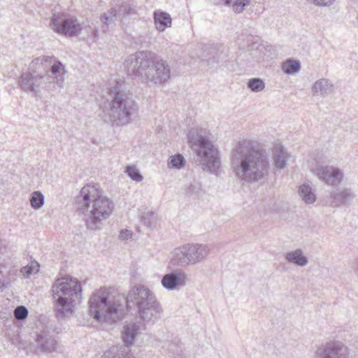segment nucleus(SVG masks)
<instances>
[{
  "label": "nucleus",
  "mask_w": 358,
  "mask_h": 358,
  "mask_svg": "<svg viewBox=\"0 0 358 358\" xmlns=\"http://www.w3.org/2000/svg\"><path fill=\"white\" fill-rule=\"evenodd\" d=\"M155 213L152 211H145L141 216V221L147 227H151Z\"/></svg>",
  "instance_id": "72a5a7b5"
},
{
  "label": "nucleus",
  "mask_w": 358,
  "mask_h": 358,
  "mask_svg": "<svg viewBox=\"0 0 358 358\" xmlns=\"http://www.w3.org/2000/svg\"><path fill=\"white\" fill-rule=\"evenodd\" d=\"M299 194L306 203H313L315 201L316 196L310 185L303 184L299 187Z\"/></svg>",
  "instance_id": "b1692460"
},
{
  "label": "nucleus",
  "mask_w": 358,
  "mask_h": 358,
  "mask_svg": "<svg viewBox=\"0 0 358 358\" xmlns=\"http://www.w3.org/2000/svg\"><path fill=\"white\" fill-rule=\"evenodd\" d=\"M285 259L290 263H293L300 266H304L308 264V259L303 255V252L300 249H297L292 252L285 254Z\"/></svg>",
  "instance_id": "5701e85b"
},
{
  "label": "nucleus",
  "mask_w": 358,
  "mask_h": 358,
  "mask_svg": "<svg viewBox=\"0 0 358 358\" xmlns=\"http://www.w3.org/2000/svg\"><path fill=\"white\" fill-rule=\"evenodd\" d=\"M117 354V348H113L112 350H108L106 351L103 354V358H136L132 353H129L125 351L124 353L122 354V356L116 357Z\"/></svg>",
  "instance_id": "7c9ffc66"
},
{
  "label": "nucleus",
  "mask_w": 358,
  "mask_h": 358,
  "mask_svg": "<svg viewBox=\"0 0 358 358\" xmlns=\"http://www.w3.org/2000/svg\"><path fill=\"white\" fill-rule=\"evenodd\" d=\"M139 329V327L136 324L132 325H125L122 331V340L124 343V346L122 347L121 350H118L117 347H112L109 350H112L113 348H117V354L116 357L122 356V354L124 353L125 351L131 353L129 350V345H131L136 336L137 332Z\"/></svg>",
  "instance_id": "dca6fc26"
},
{
  "label": "nucleus",
  "mask_w": 358,
  "mask_h": 358,
  "mask_svg": "<svg viewBox=\"0 0 358 358\" xmlns=\"http://www.w3.org/2000/svg\"><path fill=\"white\" fill-rule=\"evenodd\" d=\"M200 191V185L199 184H190L186 189L185 193L189 196H197Z\"/></svg>",
  "instance_id": "c9c22d12"
},
{
  "label": "nucleus",
  "mask_w": 358,
  "mask_h": 358,
  "mask_svg": "<svg viewBox=\"0 0 358 358\" xmlns=\"http://www.w3.org/2000/svg\"><path fill=\"white\" fill-rule=\"evenodd\" d=\"M333 89L334 85L329 80L321 78L313 85L311 91L313 96H325L331 94Z\"/></svg>",
  "instance_id": "6ab92c4d"
},
{
  "label": "nucleus",
  "mask_w": 358,
  "mask_h": 358,
  "mask_svg": "<svg viewBox=\"0 0 358 358\" xmlns=\"http://www.w3.org/2000/svg\"><path fill=\"white\" fill-rule=\"evenodd\" d=\"M81 24H83V30L85 31L88 36L95 40L98 36V30L90 24H85V23Z\"/></svg>",
  "instance_id": "f704fd0d"
},
{
  "label": "nucleus",
  "mask_w": 358,
  "mask_h": 358,
  "mask_svg": "<svg viewBox=\"0 0 358 358\" xmlns=\"http://www.w3.org/2000/svg\"><path fill=\"white\" fill-rule=\"evenodd\" d=\"M126 173L129 177L136 182H141L143 180V176L139 171L134 166H127L126 168Z\"/></svg>",
  "instance_id": "c756f323"
},
{
  "label": "nucleus",
  "mask_w": 358,
  "mask_h": 358,
  "mask_svg": "<svg viewBox=\"0 0 358 358\" xmlns=\"http://www.w3.org/2000/svg\"><path fill=\"white\" fill-rule=\"evenodd\" d=\"M248 87L253 92H259L265 88L264 82L259 78H254L249 80Z\"/></svg>",
  "instance_id": "cd10ccee"
},
{
  "label": "nucleus",
  "mask_w": 358,
  "mask_h": 358,
  "mask_svg": "<svg viewBox=\"0 0 358 358\" xmlns=\"http://www.w3.org/2000/svg\"><path fill=\"white\" fill-rule=\"evenodd\" d=\"M5 287L4 282L0 280V289Z\"/></svg>",
  "instance_id": "79ce46f5"
},
{
  "label": "nucleus",
  "mask_w": 358,
  "mask_h": 358,
  "mask_svg": "<svg viewBox=\"0 0 358 358\" xmlns=\"http://www.w3.org/2000/svg\"><path fill=\"white\" fill-rule=\"evenodd\" d=\"M240 49L252 51L258 48L259 42L257 36L250 34L242 33L237 40Z\"/></svg>",
  "instance_id": "a211bd4d"
},
{
  "label": "nucleus",
  "mask_w": 358,
  "mask_h": 358,
  "mask_svg": "<svg viewBox=\"0 0 358 358\" xmlns=\"http://www.w3.org/2000/svg\"><path fill=\"white\" fill-rule=\"evenodd\" d=\"M168 350L170 352H172L173 354H176V356L178 357L181 356V355H180V353L182 352L181 346L178 345V344H177L175 342L169 343Z\"/></svg>",
  "instance_id": "e433bc0d"
},
{
  "label": "nucleus",
  "mask_w": 358,
  "mask_h": 358,
  "mask_svg": "<svg viewBox=\"0 0 358 358\" xmlns=\"http://www.w3.org/2000/svg\"><path fill=\"white\" fill-rule=\"evenodd\" d=\"M272 159L277 169H282L289 159V155L281 145H277L273 150Z\"/></svg>",
  "instance_id": "aec40b11"
},
{
  "label": "nucleus",
  "mask_w": 358,
  "mask_h": 358,
  "mask_svg": "<svg viewBox=\"0 0 358 358\" xmlns=\"http://www.w3.org/2000/svg\"><path fill=\"white\" fill-rule=\"evenodd\" d=\"M185 160L184 157L180 154H178L173 155L169 158L168 164L171 168L180 169L185 166Z\"/></svg>",
  "instance_id": "c85d7f7f"
},
{
  "label": "nucleus",
  "mask_w": 358,
  "mask_h": 358,
  "mask_svg": "<svg viewBox=\"0 0 358 358\" xmlns=\"http://www.w3.org/2000/svg\"><path fill=\"white\" fill-rule=\"evenodd\" d=\"M51 290L56 317L63 320L71 315L77 301L81 298L80 281L72 277L58 278L52 284Z\"/></svg>",
  "instance_id": "0eeeda50"
},
{
  "label": "nucleus",
  "mask_w": 358,
  "mask_h": 358,
  "mask_svg": "<svg viewBox=\"0 0 358 358\" xmlns=\"http://www.w3.org/2000/svg\"><path fill=\"white\" fill-rule=\"evenodd\" d=\"M132 236V233L131 231L127 229H122L120 231V238L122 240H127L128 238H131Z\"/></svg>",
  "instance_id": "58836bf2"
},
{
  "label": "nucleus",
  "mask_w": 358,
  "mask_h": 358,
  "mask_svg": "<svg viewBox=\"0 0 358 358\" xmlns=\"http://www.w3.org/2000/svg\"><path fill=\"white\" fill-rule=\"evenodd\" d=\"M28 309L24 306H17L14 310V316L16 320L22 321L28 316Z\"/></svg>",
  "instance_id": "473e14b6"
},
{
  "label": "nucleus",
  "mask_w": 358,
  "mask_h": 358,
  "mask_svg": "<svg viewBox=\"0 0 358 358\" xmlns=\"http://www.w3.org/2000/svg\"><path fill=\"white\" fill-rule=\"evenodd\" d=\"M208 245L199 243L185 244L176 248L169 264L172 266L185 267L203 261L209 254Z\"/></svg>",
  "instance_id": "1a4fd4ad"
},
{
  "label": "nucleus",
  "mask_w": 358,
  "mask_h": 358,
  "mask_svg": "<svg viewBox=\"0 0 358 358\" xmlns=\"http://www.w3.org/2000/svg\"><path fill=\"white\" fill-rule=\"evenodd\" d=\"M231 166L237 178L249 183L264 179L270 169L266 150L247 140L239 141L231 150Z\"/></svg>",
  "instance_id": "7ed1b4c3"
},
{
  "label": "nucleus",
  "mask_w": 358,
  "mask_h": 358,
  "mask_svg": "<svg viewBox=\"0 0 358 358\" xmlns=\"http://www.w3.org/2000/svg\"><path fill=\"white\" fill-rule=\"evenodd\" d=\"M317 6H329L333 4L335 0H307Z\"/></svg>",
  "instance_id": "4c0bfd02"
},
{
  "label": "nucleus",
  "mask_w": 358,
  "mask_h": 358,
  "mask_svg": "<svg viewBox=\"0 0 358 358\" xmlns=\"http://www.w3.org/2000/svg\"><path fill=\"white\" fill-rule=\"evenodd\" d=\"M313 358H350V350L341 341H329L316 348Z\"/></svg>",
  "instance_id": "9b49d317"
},
{
  "label": "nucleus",
  "mask_w": 358,
  "mask_h": 358,
  "mask_svg": "<svg viewBox=\"0 0 358 358\" xmlns=\"http://www.w3.org/2000/svg\"><path fill=\"white\" fill-rule=\"evenodd\" d=\"M117 15L126 16L128 15L136 14V10L129 4L123 3L120 5L118 10H117Z\"/></svg>",
  "instance_id": "2f4dec72"
},
{
  "label": "nucleus",
  "mask_w": 358,
  "mask_h": 358,
  "mask_svg": "<svg viewBox=\"0 0 358 358\" xmlns=\"http://www.w3.org/2000/svg\"><path fill=\"white\" fill-rule=\"evenodd\" d=\"M29 201L31 208L40 209L44 204V196L41 192L35 191L31 193Z\"/></svg>",
  "instance_id": "a878e982"
},
{
  "label": "nucleus",
  "mask_w": 358,
  "mask_h": 358,
  "mask_svg": "<svg viewBox=\"0 0 358 358\" xmlns=\"http://www.w3.org/2000/svg\"><path fill=\"white\" fill-rule=\"evenodd\" d=\"M50 27L55 33L66 37H75L80 34L83 24L75 16L64 13H54L50 19Z\"/></svg>",
  "instance_id": "9d476101"
},
{
  "label": "nucleus",
  "mask_w": 358,
  "mask_h": 358,
  "mask_svg": "<svg viewBox=\"0 0 358 358\" xmlns=\"http://www.w3.org/2000/svg\"><path fill=\"white\" fill-rule=\"evenodd\" d=\"M155 24L157 30L163 31L166 28L170 27L172 23L171 15L164 11H155L154 13Z\"/></svg>",
  "instance_id": "4be33fe9"
},
{
  "label": "nucleus",
  "mask_w": 358,
  "mask_h": 358,
  "mask_svg": "<svg viewBox=\"0 0 358 358\" xmlns=\"http://www.w3.org/2000/svg\"><path fill=\"white\" fill-rule=\"evenodd\" d=\"M36 342L39 350L43 353H51L57 351V343L50 335L47 328H44L36 334Z\"/></svg>",
  "instance_id": "2eb2a0df"
},
{
  "label": "nucleus",
  "mask_w": 358,
  "mask_h": 358,
  "mask_svg": "<svg viewBox=\"0 0 358 358\" xmlns=\"http://www.w3.org/2000/svg\"><path fill=\"white\" fill-rule=\"evenodd\" d=\"M282 69L287 74H294L301 69V63L298 60L289 59L282 63Z\"/></svg>",
  "instance_id": "393cba45"
},
{
  "label": "nucleus",
  "mask_w": 358,
  "mask_h": 358,
  "mask_svg": "<svg viewBox=\"0 0 358 358\" xmlns=\"http://www.w3.org/2000/svg\"><path fill=\"white\" fill-rule=\"evenodd\" d=\"M315 173L325 184L334 187L338 186L344 178L343 171L333 166H320L315 169Z\"/></svg>",
  "instance_id": "f8f14e48"
},
{
  "label": "nucleus",
  "mask_w": 358,
  "mask_h": 358,
  "mask_svg": "<svg viewBox=\"0 0 358 358\" xmlns=\"http://www.w3.org/2000/svg\"><path fill=\"white\" fill-rule=\"evenodd\" d=\"M25 272H26V273H27V275H30V274H31V273H33V268H32V266H29V267H28V268H27V270H26V271H25Z\"/></svg>",
  "instance_id": "a19ab883"
},
{
  "label": "nucleus",
  "mask_w": 358,
  "mask_h": 358,
  "mask_svg": "<svg viewBox=\"0 0 358 358\" xmlns=\"http://www.w3.org/2000/svg\"><path fill=\"white\" fill-rule=\"evenodd\" d=\"M65 66L54 56L38 57L31 60L27 70L18 78L19 87L24 92L36 95L41 89L62 87L65 80Z\"/></svg>",
  "instance_id": "f03ea898"
},
{
  "label": "nucleus",
  "mask_w": 358,
  "mask_h": 358,
  "mask_svg": "<svg viewBox=\"0 0 358 358\" xmlns=\"http://www.w3.org/2000/svg\"><path fill=\"white\" fill-rule=\"evenodd\" d=\"M352 268L355 274L358 276V257L354 261Z\"/></svg>",
  "instance_id": "ea45409f"
},
{
  "label": "nucleus",
  "mask_w": 358,
  "mask_h": 358,
  "mask_svg": "<svg viewBox=\"0 0 358 358\" xmlns=\"http://www.w3.org/2000/svg\"><path fill=\"white\" fill-rule=\"evenodd\" d=\"M124 65L128 76L143 84L164 85L171 78L168 62L152 51H137L125 60Z\"/></svg>",
  "instance_id": "20e7f679"
},
{
  "label": "nucleus",
  "mask_w": 358,
  "mask_h": 358,
  "mask_svg": "<svg viewBox=\"0 0 358 358\" xmlns=\"http://www.w3.org/2000/svg\"><path fill=\"white\" fill-rule=\"evenodd\" d=\"M88 304L90 316L97 322L109 324L122 320L131 310H136L144 322L155 324L164 312L155 294L143 285L132 287L127 297L118 294L113 299L106 288H101L93 292Z\"/></svg>",
  "instance_id": "f257e3e1"
},
{
  "label": "nucleus",
  "mask_w": 358,
  "mask_h": 358,
  "mask_svg": "<svg viewBox=\"0 0 358 358\" xmlns=\"http://www.w3.org/2000/svg\"><path fill=\"white\" fill-rule=\"evenodd\" d=\"M188 141L203 169L210 173L217 172L221 164L218 150L206 136V131L201 128H192L188 133Z\"/></svg>",
  "instance_id": "6e6552de"
},
{
  "label": "nucleus",
  "mask_w": 358,
  "mask_h": 358,
  "mask_svg": "<svg viewBox=\"0 0 358 358\" xmlns=\"http://www.w3.org/2000/svg\"><path fill=\"white\" fill-rule=\"evenodd\" d=\"M109 121L113 127H124L138 113V104L129 89L128 84L123 80H117L109 90Z\"/></svg>",
  "instance_id": "423d86ee"
},
{
  "label": "nucleus",
  "mask_w": 358,
  "mask_h": 358,
  "mask_svg": "<svg viewBox=\"0 0 358 358\" xmlns=\"http://www.w3.org/2000/svg\"><path fill=\"white\" fill-rule=\"evenodd\" d=\"M117 16V12L116 8H111L108 12L103 13L100 16V20L103 24L108 25L112 22H114L116 17Z\"/></svg>",
  "instance_id": "bb28decb"
},
{
  "label": "nucleus",
  "mask_w": 358,
  "mask_h": 358,
  "mask_svg": "<svg viewBox=\"0 0 358 358\" xmlns=\"http://www.w3.org/2000/svg\"><path fill=\"white\" fill-rule=\"evenodd\" d=\"M205 51L208 54L212 55V57L208 59H213V62H220L226 61L228 57V49L222 44H210L206 47Z\"/></svg>",
  "instance_id": "f3484780"
},
{
  "label": "nucleus",
  "mask_w": 358,
  "mask_h": 358,
  "mask_svg": "<svg viewBox=\"0 0 358 358\" xmlns=\"http://www.w3.org/2000/svg\"><path fill=\"white\" fill-rule=\"evenodd\" d=\"M175 358H176V357H175Z\"/></svg>",
  "instance_id": "37998d69"
},
{
  "label": "nucleus",
  "mask_w": 358,
  "mask_h": 358,
  "mask_svg": "<svg viewBox=\"0 0 358 358\" xmlns=\"http://www.w3.org/2000/svg\"><path fill=\"white\" fill-rule=\"evenodd\" d=\"M355 197L352 189L348 187L337 188L330 193V206L340 207L350 204Z\"/></svg>",
  "instance_id": "4468645a"
},
{
  "label": "nucleus",
  "mask_w": 358,
  "mask_h": 358,
  "mask_svg": "<svg viewBox=\"0 0 358 358\" xmlns=\"http://www.w3.org/2000/svg\"><path fill=\"white\" fill-rule=\"evenodd\" d=\"M75 208L78 212L85 215L87 229L96 231L101 229L102 222L112 214L114 203L102 196L98 184H87L76 197Z\"/></svg>",
  "instance_id": "39448f33"
},
{
  "label": "nucleus",
  "mask_w": 358,
  "mask_h": 358,
  "mask_svg": "<svg viewBox=\"0 0 358 358\" xmlns=\"http://www.w3.org/2000/svg\"><path fill=\"white\" fill-rule=\"evenodd\" d=\"M187 275L182 269L173 271L162 278V286L168 290L179 289L186 285Z\"/></svg>",
  "instance_id": "ddd939ff"
},
{
  "label": "nucleus",
  "mask_w": 358,
  "mask_h": 358,
  "mask_svg": "<svg viewBox=\"0 0 358 358\" xmlns=\"http://www.w3.org/2000/svg\"><path fill=\"white\" fill-rule=\"evenodd\" d=\"M215 5H224L231 7L236 13H242L250 3V0H210Z\"/></svg>",
  "instance_id": "412c9836"
}]
</instances>
